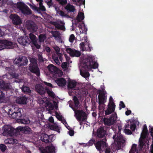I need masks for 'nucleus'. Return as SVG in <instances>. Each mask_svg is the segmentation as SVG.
I'll list each match as a JSON object with an SVG mask.
<instances>
[{
	"mask_svg": "<svg viewBox=\"0 0 153 153\" xmlns=\"http://www.w3.org/2000/svg\"><path fill=\"white\" fill-rule=\"evenodd\" d=\"M81 65L84 70L83 71L80 70V74L82 77L86 78L89 77L90 74L88 72L86 71H88L91 68H97L98 64L97 62L94 61L92 58L89 57L82 60Z\"/></svg>",
	"mask_w": 153,
	"mask_h": 153,
	"instance_id": "f257e3e1",
	"label": "nucleus"
},
{
	"mask_svg": "<svg viewBox=\"0 0 153 153\" xmlns=\"http://www.w3.org/2000/svg\"><path fill=\"white\" fill-rule=\"evenodd\" d=\"M22 108H19L17 106H13L9 109L8 114L11 115L12 118L16 120L19 119L22 116Z\"/></svg>",
	"mask_w": 153,
	"mask_h": 153,
	"instance_id": "f03ea898",
	"label": "nucleus"
},
{
	"mask_svg": "<svg viewBox=\"0 0 153 153\" xmlns=\"http://www.w3.org/2000/svg\"><path fill=\"white\" fill-rule=\"evenodd\" d=\"M17 8L25 15H29L32 14V11L29 7L24 3L19 2L17 3Z\"/></svg>",
	"mask_w": 153,
	"mask_h": 153,
	"instance_id": "7ed1b4c3",
	"label": "nucleus"
},
{
	"mask_svg": "<svg viewBox=\"0 0 153 153\" xmlns=\"http://www.w3.org/2000/svg\"><path fill=\"white\" fill-rule=\"evenodd\" d=\"M107 139H102L99 140L95 143L96 149L100 152H103L108 146L106 143Z\"/></svg>",
	"mask_w": 153,
	"mask_h": 153,
	"instance_id": "20e7f679",
	"label": "nucleus"
},
{
	"mask_svg": "<svg viewBox=\"0 0 153 153\" xmlns=\"http://www.w3.org/2000/svg\"><path fill=\"white\" fill-rule=\"evenodd\" d=\"M75 116L77 120L80 121V125L82 124V122L81 121H85L87 118V114L82 110H77L76 112Z\"/></svg>",
	"mask_w": 153,
	"mask_h": 153,
	"instance_id": "39448f33",
	"label": "nucleus"
},
{
	"mask_svg": "<svg viewBox=\"0 0 153 153\" xmlns=\"http://www.w3.org/2000/svg\"><path fill=\"white\" fill-rule=\"evenodd\" d=\"M0 50L4 48L12 49L14 46L13 42L7 40H0Z\"/></svg>",
	"mask_w": 153,
	"mask_h": 153,
	"instance_id": "423d86ee",
	"label": "nucleus"
},
{
	"mask_svg": "<svg viewBox=\"0 0 153 153\" xmlns=\"http://www.w3.org/2000/svg\"><path fill=\"white\" fill-rule=\"evenodd\" d=\"M41 153H56L57 148L52 144L45 147L39 148Z\"/></svg>",
	"mask_w": 153,
	"mask_h": 153,
	"instance_id": "0eeeda50",
	"label": "nucleus"
},
{
	"mask_svg": "<svg viewBox=\"0 0 153 153\" xmlns=\"http://www.w3.org/2000/svg\"><path fill=\"white\" fill-rule=\"evenodd\" d=\"M28 62L27 57L22 56H19L18 58H16L14 61V62L19 66L26 65Z\"/></svg>",
	"mask_w": 153,
	"mask_h": 153,
	"instance_id": "6e6552de",
	"label": "nucleus"
},
{
	"mask_svg": "<svg viewBox=\"0 0 153 153\" xmlns=\"http://www.w3.org/2000/svg\"><path fill=\"white\" fill-rule=\"evenodd\" d=\"M96 136L97 139H106V131L105 130L103 127L100 126L97 129Z\"/></svg>",
	"mask_w": 153,
	"mask_h": 153,
	"instance_id": "1a4fd4ad",
	"label": "nucleus"
},
{
	"mask_svg": "<svg viewBox=\"0 0 153 153\" xmlns=\"http://www.w3.org/2000/svg\"><path fill=\"white\" fill-rule=\"evenodd\" d=\"M4 131L3 134L4 136L10 135L14 134L15 130L14 128L10 126L5 125L3 127Z\"/></svg>",
	"mask_w": 153,
	"mask_h": 153,
	"instance_id": "9d476101",
	"label": "nucleus"
},
{
	"mask_svg": "<svg viewBox=\"0 0 153 153\" xmlns=\"http://www.w3.org/2000/svg\"><path fill=\"white\" fill-rule=\"evenodd\" d=\"M9 17L12 20L13 24L14 25H19L22 23L20 17L16 14H11Z\"/></svg>",
	"mask_w": 153,
	"mask_h": 153,
	"instance_id": "9b49d317",
	"label": "nucleus"
},
{
	"mask_svg": "<svg viewBox=\"0 0 153 153\" xmlns=\"http://www.w3.org/2000/svg\"><path fill=\"white\" fill-rule=\"evenodd\" d=\"M28 70L31 73L36 75L37 76L39 77L40 76V70L37 65H29Z\"/></svg>",
	"mask_w": 153,
	"mask_h": 153,
	"instance_id": "f8f14e48",
	"label": "nucleus"
},
{
	"mask_svg": "<svg viewBox=\"0 0 153 153\" xmlns=\"http://www.w3.org/2000/svg\"><path fill=\"white\" fill-rule=\"evenodd\" d=\"M27 30L32 33L35 32L38 29L37 25L33 21L28 22L26 24Z\"/></svg>",
	"mask_w": 153,
	"mask_h": 153,
	"instance_id": "ddd939ff",
	"label": "nucleus"
},
{
	"mask_svg": "<svg viewBox=\"0 0 153 153\" xmlns=\"http://www.w3.org/2000/svg\"><path fill=\"white\" fill-rule=\"evenodd\" d=\"M29 38L30 39V42H31L37 49H39L41 45L38 43V39L36 36L33 34L30 33L29 34Z\"/></svg>",
	"mask_w": 153,
	"mask_h": 153,
	"instance_id": "4468645a",
	"label": "nucleus"
},
{
	"mask_svg": "<svg viewBox=\"0 0 153 153\" xmlns=\"http://www.w3.org/2000/svg\"><path fill=\"white\" fill-rule=\"evenodd\" d=\"M1 89L3 91H5L6 95L9 96L12 94L11 86L10 83H4L1 85Z\"/></svg>",
	"mask_w": 153,
	"mask_h": 153,
	"instance_id": "2eb2a0df",
	"label": "nucleus"
},
{
	"mask_svg": "<svg viewBox=\"0 0 153 153\" xmlns=\"http://www.w3.org/2000/svg\"><path fill=\"white\" fill-rule=\"evenodd\" d=\"M17 40L19 43L24 46L28 45L30 43V40L26 36L20 37Z\"/></svg>",
	"mask_w": 153,
	"mask_h": 153,
	"instance_id": "dca6fc26",
	"label": "nucleus"
},
{
	"mask_svg": "<svg viewBox=\"0 0 153 153\" xmlns=\"http://www.w3.org/2000/svg\"><path fill=\"white\" fill-rule=\"evenodd\" d=\"M99 95L98 96L99 99V108L100 109L101 105L104 104L106 100H105V93L104 91H102L101 90H98Z\"/></svg>",
	"mask_w": 153,
	"mask_h": 153,
	"instance_id": "f3484780",
	"label": "nucleus"
},
{
	"mask_svg": "<svg viewBox=\"0 0 153 153\" xmlns=\"http://www.w3.org/2000/svg\"><path fill=\"white\" fill-rule=\"evenodd\" d=\"M66 51L71 56L79 57L81 55V52L78 51L73 49L70 48H67L66 49Z\"/></svg>",
	"mask_w": 153,
	"mask_h": 153,
	"instance_id": "a211bd4d",
	"label": "nucleus"
},
{
	"mask_svg": "<svg viewBox=\"0 0 153 153\" xmlns=\"http://www.w3.org/2000/svg\"><path fill=\"white\" fill-rule=\"evenodd\" d=\"M35 90L37 93L41 95L44 94L46 93V89H45L40 84H38L36 85Z\"/></svg>",
	"mask_w": 153,
	"mask_h": 153,
	"instance_id": "6ab92c4d",
	"label": "nucleus"
},
{
	"mask_svg": "<svg viewBox=\"0 0 153 153\" xmlns=\"http://www.w3.org/2000/svg\"><path fill=\"white\" fill-rule=\"evenodd\" d=\"M86 42L87 43L88 48H86L85 43L83 42H81L79 44V48L82 51H86L90 52L91 51V49H92V48L89 42H87V41H86Z\"/></svg>",
	"mask_w": 153,
	"mask_h": 153,
	"instance_id": "aec40b11",
	"label": "nucleus"
},
{
	"mask_svg": "<svg viewBox=\"0 0 153 153\" xmlns=\"http://www.w3.org/2000/svg\"><path fill=\"white\" fill-rule=\"evenodd\" d=\"M48 68L49 70L52 73H53L55 74L58 75L59 73L61 72V75L62 74V72H61L60 70L53 64H50L48 66Z\"/></svg>",
	"mask_w": 153,
	"mask_h": 153,
	"instance_id": "412c9836",
	"label": "nucleus"
},
{
	"mask_svg": "<svg viewBox=\"0 0 153 153\" xmlns=\"http://www.w3.org/2000/svg\"><path fill=\"white\" fill-rule=\"evenodd\" d=\"M55 82L59 86L62 87L65 86L67 83V81L65 79L62 77L57 79L55 80Z\"/></svg>",
	"mask_w": 153,
	"mask_h": 153,
	"instance_id": "4be33fe9",
	"label": "nucleus"
},
{
	"mask_svg": "<svg viewBox=\"0 0 153 153\" xmlns=\"http://www.w3.org/2000/svg\"><path fill=\"white\" fill-rule=\"evenodd\" d=\"M62 54L61 53H56V54H53L52 56V59L57 64L60 63L58 58L61 61L62 59Z\"/></svg>",
	"mask_w": 153,
	"mask_h": 153,
	"instance_id": "5701e85b",
	"label": "nucleus"
},
{
	"mask_svg": "<svg viewBox=\"0 0 153 153\" xmlns=\"http://www.w3.org/2000/svg\"><path fill=\"white\" fill-rule=\"evenodd\" d=\"M103 121L105 125L110 126L113 125L114 122V118L111 117L109 118L104 117L103 119Z\"/></svg>",
	"mask_w": 153,
	"mask_h": 153,
	"instance_id": "b1692460",
	"label": "nucleus"
},
{
	"mask_svg": "<svg viewBox=\"0 0 153 153\" xmlns=\"http://www.w3.org/2000/svg\"><path fill=\"white\" fill-rule=\"evenodd\" d=\"M115 107L114 104H113L111 106L108 105V108L105 111V115H108L111 114L112 113L114 112L115 110Z\"/></svg>",
	"mask_w": 153,
	"mask_h": 153,
	"instance_id": "393cba45",
	"label": "nucleus"
},
{
	"mask_svg": "<svg viewBox=\"0 0 153 153\" xmlns=\"http://www.w3.org/2000/svg\"><path fill=\"white\" fill-rule=\"evenodd\" d=\"M17 129L19 131L23 132L25 134H29L31 130V128L27 126H19Z\"/></svg>",
	"mask_w": 153,
	"mask_h": 153,
	"instance_id": "a878e982",
	"label": "nucleus"
},
{
	"mask_svg": "<svg viewBox=\"0 0 153 153\" xmlns=\"http://www.w3.org/2000/svg\"><path fill=\"white\" fill-rule=\"evenodd\" d=\"M27 98L25 97H18L16 100V102L19 104H25L27 103Z\"/></svg>",
	"mask_w": 153,
	"mask_h": 153,
	"instance_id": "bb28decb",
	"label": "nucleus"
},
{
	"mask_svg": "<svg viewBox=\"0 0 153 153\" xmlns=\"http://www.w3.org/2000/svg\"><path fill=\"white\" fill-rule=\"evenodd\" d=\"M64 8L68 13L71 12L74 13L75 10L74 7L70 4H67V5Z\"/></svg>",
	"mask_w": 153,
	"mask_h": 153,
	"instance_id": "cd10ccee",
	"label": "nucleus"
},
{
	"mask_svg": "<svg viewBox=\"0 0 153 153\" xmlns=\"http://www.w3.org/2000/svg\"><path fill=\"white\" fill-rule=\"evenodd\" d=\"M76 84L77 82L74 80L69 81L68 83V88L71 89L75 88Z\"/></svg>",
	"mask_w": 153,
	"mask_h": 153,
	"instance_id": "c85d7f7f",
	"label": "nucleus"
},
{
	"mask_svg": "<svg viewBox=\"0 0 153 153\" xmlns=\"http://www.w3.org/2000/svg\"><path fill=\"white\" fill-rule=\"evenodd\" d=\"M113 138L115 141L119 142L122 144L124 143L125 141V140L122 138V137L120 136H117L116 134L113 136Z\"/></svg>",
	"mask_w": 153,
	"mask_h": 153,
	"instance_id": "c756f323",
	"label": "nucleus"
},
{
	"mask_svg": "<svg viewBox=\"0 0 153 153\" xmlns=\"http://www.w3.org/2000/svg\"><path fill=\"white\" fill-rule=\"evenodd\" d=\"M148 134V130L147 126L146 125L143 126L142 132L141 134V137L143 138L146 137Z\"/></svg>",
	"mask_w": 153,
	"mask_h": 153,
	"instance_id": "7c9ffc66",
	"label": "nucleus"
},
{
	"mask_svg": "<svg viewBox=\"0 0 153 153\" xmlns=\"http://www.w3.org/2000/svg\"><path fill=\"white\" fill-rule=\"evenodd\" d=\"M5 69L6 70L8 71L9 73H10V74L12 75L13 77H15V74L13 73L15 70V68L13 66H11L9 67H6Z\"/></svg>",
	"mask_w": 153,
	"mask_h": 153,
	"instance_id": "2f4dec72",
	"label": "nucleus"
},
{
	"mask_svg": "<svg viewBox=\"0 0 153 153\" xmlns=\"http://www.w3.org/2000/svg\"><path fill=\"white\" fill-rule=\"evenodd\" d=\"M48 135L46 134H44L41 135L40 140L42 142L45 143H49L48 140Z\"/></svg>",
	"mask_w": 153,
	"mask_h": 153,
	"instance_id": "473e14b6",
	"label": "nucleus"
},
{
	"mask_svg": "<svg viewBox=\"0 0 153 153\" xmlns=\"http://www.w3.org/2000/svg\"><path fill=\"white\" fill-rule=\"evenodd\" d=\"M21 90L22 92L26 94L30 93L31 92V90L30 88L24 85H23L21 88Z\"/></svg>",
	"mask_w": 153,
	"mask_h": 153,
	"instance_id": "72a5a7b5",
	"label": "nucleus"
},
{
	"mask_svg": "<svg viewBox=\"0 0 153 153\" xmlns=\"http://www.w3.org/2000/svg\"><path fill=\"white\" fill-rule=\"evenodd\" d=\"M16 140L12 138H10L4 141L5 143L6 144H13L16 143Z\"/></svg>",
	"mask_w": 153,
	"mask_h": 153,
	"instance_id": "f704fd0d",
	"label": "nucleus"
},
{
	"mask_svg": "<svg viewBox=\"0 0 153 153\" xmlns=\"http://www.w3.org/2000/svg\"><path fill=\"white\" fill-rule=\"evenodd\" d=\"M84 18V15L83 13L82 12L79 13L77 17V20L79 22H81Z\"/></svg>",
	"mask_w": 153,
	"mask_h": 153,
	"instance_id": "c9c22d12",
	"label": "nucleus"
},
{
	"mask_svg": "<svg viewBox=\"0 0 153 153\" xmlns=\"http://www.w3.org/2000/svg\"><path fill=\"white\" fill-rule=\"evenodd\" d=\"M103 108V107L101 106H100V109L99 108V109L100 110V111H99V112L98 113V115L99 116V117H101V118H102L104 116H105V113L104 110H102V109Z\"/></svg>",
	"mask_w": 153,
	"mask_h": 153,
	"instance_id": "e433bc0d",
	"label": "nucleus"
},
{
	"mask_svg": "<svg viewBox=\"0 0 153 153\" xmlns=\"http://www.w3.org/2000/svg\"><path fill=\"white\" fill-rule=\"evenodd\" d=\"M137 145L135 144H132L131 149L130 150L129 153H138V151L136 149Z\"/></svg>",
	"mask_w": 153,
	"mask_h": 153,
	"instance_id": "4c0bfd02",
	"label": "nucleus"
},
{
	"mask_svg": "<svg viewBox=\"0 0 153 153\" xmlns=\"http://www.w3.org/2000/svg\"><path fill=\"white\" fill-rule=\"evenodd\" d=\"M49 126L51 129L57 131L59 133L60 132L59 130V129L58 126H55L54 125H49Z\"/></svg>",
	"mask_w": 153,
	"mask_h": 153,
	"instance_id": "58836bf2",
	"label": "nucleus"
},
{
	"mask_svg": "<svg viewBox=\"0 0 153 153\" xmlns=\"http://www.w3.org/2000/svg\"><path fill=\"white\" fill-rule=\"evenodd\" d=\"M46 38V37L45 34H40L39 36V42H43Z\"/></svg>",
	"mask_w": 153,
	"mask_h": 153,
	"instance_id": "ea45409f",
	"label": "nucleus"
},
{
	"mask_svg": "<svg viewBox=\"0 0 153 153\" xmlns=\"http://www.w3.org/2000/svg\"><path fill=\"white\" fill-rule=\"evenodd\" d=\"M73 100L74 101L75 107L77 108L79 103L78 98L76 96H74L73 98Z\"/></svg>",
	"mask_w": 153,
	"mask_h": 153,
	"instance_id": "a19ab883",
	"label": "nucleus"
},
{
	"mask_svg": "<svg viewBox=\"0 0 153 153\" xmlns=\"http://www.w3.org/2000/svg\"><path fill=\"white\" fill-rule=\"evenodd\" d=\"M28 59H29L30 61V64H29V65H37V60L36 59L33 57H30Z\"/></svg>",
	"mask_w": 153,
	"mask_h": 153,
	"instance_id": "79ce46f5",
	"label": "nucleus"
},
{
	"mask_svg": "<svg viewBox=\"0 0 153 153\" xmlns=\"http://www.w3.org/2000/svg\"><path fill=\"white\" fill-rule=\"evenodd\" d=\"M20 122L23 124H28L30 123V121L28 118H26L25 119H20Z\"/></svg>",
	"mask_w": 153,
	"mask_h": 153,
	"instance_id": "37998d69",
	"label": "nucleus"
},
{
	"mask_svg": "<svg viewBox=\"0 0 153 153\" xmlns=\"http://www.w3.org/2000/svg\"><path fill=\"white\" fill-rule=\"evenodd\" d=\"M96 139L94 138H92L90 140L88 143V146H92L93 144L96 143Z\"/></svg>",
	"mask_w": 153,
	"mask_h": 153,
	"instance_id": "c03bdc74",
	"label": "nucleus"
},
{
	"mask_svg": "<svg viewBox=\"0 0 153 153\" xmlns=\"http://www.w3.org/2000/svg\"><path fill=\"white\" fill-rule=\"evenodd\" d=\"M62 6L65 5L67 4V0H56Z\"/></svg>",
	"mask_w": 153,
	"mask_h": 153,
	"instance_id": "a18cd8bd",
	"label": "nucleus"
},
{
	"mask_svg": "<svg viewBox=\"0 0 153 153\" xmlns=\"http://www.w3.org/2000/svg\"><path fill=\"white\" fill-rule=\"evenodd\" d=\"M46 92L48 94L50 97L54 98L55 97V95L54 93L51 91L46 89Z\"/></svg>",
	"mask_w": 153,
	"mask_h": 153,
	"instance_id": "49530a36",
	"label": "nucleus"
},
{
	"mask_svg": "<svg viewBox=\"0 0 153 153\" xmlns=\"http://www.w3.org/2000/svg\"><path fill=\"white\" fill-rule=\"evenodd\" d=\"M37 56L38 60L40 62H44V59L43 58L42 53H38L37 54Z\"/></svg>",
	"mask_w": 153,
	"mask_h": 153,
	"instance_id": "de8ad7c7",
	"label": "nucleus"
},
{
	"mask_svg": "<svg viewBox=\"0 0 153 153\" xmlns=\"http://www.w3.org/2000/svg\"><path fill=\"white\" fill-rule=\"evenodd\" d=\"M45 106L50 108H53V104L49 101H48L45 103Z\"/></svg>",
	"mask_w": 153,
	"mask_h": 153,
	"instance_id": "09e8293b",
	"label": "nucleus"
},
{
	"mask_svg": "<svg viewBox=\"0 0 153 153\" xmlns=\"http://www.w3.org/2000/svg\"><path fill=\"white\" fill-rule=\"evenodd\" d=\"M145 143L143 140H139V147L140 149H142L145 145Z\"/></svg>",
	"mask_w": 153,
	"mask_h": 153,
	"instance_id": "8fccbe9b",
	"label": "nucleus"
},
{
	"mask_svg": "<svg viewBox=\"0 0 153 153\" xmlns=\"http://www.w3.org/2000/svg\"><path fill=\"white\" fill-rule=\"evenodd\" d=\"M6 149L7 147L4 144H1L0 145V149L1 152H5Z\"/></svg>",
	"mask_w": 153,
	"mask_h": 153,
	"instance_id": "3c124183",
	"label": "nucleus"
},
{
	"mask_svg": "<svg viewBox=\"0 0 153 153\" xmlns=\"http://www.w3.org/2000/svg\"><path fill=\"white\" fill-rule=\"evenodd\" d=\"M75 39V37L74 35L73 34H72L70 36L69 40L70 42L73 43L74 42Z\"/></svg>",
	"mask_w": 153,
	"mask_h": 153,
	"instance_id": "603ef678",
	"label": "nucleus"
},
{
	"mask_svg": "<svg viewBox=\"0 0 153 153\" xmlns=\"http://www.w3.org/2000/svg\"><path fill=\"white\" fill-rule=\"evenodd\" d=\"M5 94L3 92L0 90V101L3 100L5 98Z\"/></svg>",
	"mask_w": 153,
	"mask_h": 153,
	"instance_id": "864d4df0",
	"label": "nucleus"
},
{
	"mask_svg": "<svg viewBox=\"0 0 153 153\" xmlns=\"http://www.w3.org/2000/svg\"><path fill=\"white\" fill-rule=\"evenodd\" d=\"M55 114L56 117L57 119L60 121H62V116L60 115L57 112H56Z\"/></svg>",
	"mask_w": 153,
	"mask_h": 153,
	"instance_id": "5fc2aeb1",
	"label": "nucleus"
},
{
	"mask_svg": "<svg viewBox=\"0 0 153 153\" xmlns=\"http://www.w3.org/2000/svg\"><path fill=\"white\" fill-rule=\"evenodd\" d=\"M113 99L112 97L111 96L109 98V103H108V105H109L110 106H111V105L113 104L114 105L115 107V104L113 102Z\"/></svg>",
	"mask_w": 153,
	"mask_h": 153,
	"instance_id": "6e6d98bb",
	"label": "nucleus"
},
{
	"mask_svg": "<svg viewBox=\"0 0 153 153\" xmlns=\"http://www.w3.org/2000/svg\"><path fill=\"white\" fill-rule=\"evenodd\" d=\"M136 125L135 124L133 123L131 124L130 126V128L133 131H134L136 128Z\"/></svg>",
	"mask_w": 153,
	"mask_h": 153,
	"instance_id": "4d7b16f0",
	"label": "nucleus"
},
{
	"mask_svg": "<svg viewBox=\"0 0 153 153\" xmlns=\"http://www.w3.org/2000/svg\"><path fill=\"white\" fill-rule=\"evenodd\" d=\"M124 132L126 134L131 135L132 134L131 131L129 129H125L124 130Z\"/></svg>",
	"mask_w": 153,
	"mask_h": 153,
	"instance_id": "13d9d810",
	"label": "nucleus"
},
{
	"mask_svg": "<svg viewBox=\"0 0 153 153\" xmlns=\"http://www.w3.org/2000/svg\"><path fill=\"white\" fill-rule=\"evenodd\" d=\"M119 105L120 106V109H121V108H124L126 107L123 101H121L120 102Z\"/></svg>",
	"mask_w": 153,
	"mask_h": 153,
	"instance_id": "bf43d9fd",
	"label": "nucleus"
},
{
	"mask_svg": "<svg viewBox=\"0 0 153 153\" xmlns=\"http://www.w3.org/2000/svg\"><path fill=\"white\" fill-rule=\"evenodd\" d=\"M68 65L67 62H64L61 65V67L62 68H67Z\"/></svg>",
	"mask_w": 153,
	"mask_h": 153,
	"instance_id": "052dcab7",
	"label": "nucleus"
},
{
	"mask_svg": "<svg viewBox=\"0 0 153 153\" xmlns=\"http://www.w3.org/2000/svg\"><path fill=\"white\" fill-rule=\"evenodd\" d=\"M56 28H57L58 29H60L61 30H63L64 28V26L63 25H59L57 26L56 27Z\"/></svg>",
	"mask_w": 153,
	"mask_h": 153,
	"instance_id": "680f3d73",
	"label": "nucleus"
},
{
	"mask_svg": "<svg viewBox=\"0 0 153 153\" xmlns=\"http://www.w3.org/2000/svg\"><path fill=\"white\" fill-rule=\"evenodd\" d=\"M104 151H105V153H110L111 149L110 147L108 146L105 149Z\"/></svg>",
	"mask_w": 153,
	"mask_h": 153,
	"instance_id": "e2e57ef3",
	"label": "nucleus"
},
{
	"mask_svg": "<svg viewBox=\"0 0 153 153\" xmlns=\"http://www.w3.org/2000/svg\"><path fill=\"white\" fill-rule=\"evenodd\" d=\"M53 137V136L52 134L48 135V140H49V143L51 142L52 141Z\"/></svg>",
	"mask_w": 153,
	"mask_h": 153,
	"instance_id": "0e129e2a",
	"label": "nucleus"
},
{
	"mask_svg": "<svg viewBox=\"0 0 153 153\" xmlns=\"http://www.w3.org/2000/svg\"><path fill=\"white\" fill-rule=\"evenodd\" d=\"M45 51L48 53H50L51 51L50 48L48 46L45 47Z\"/></svg>",
	"mask_w": 153,
	"mask_h": 153,
	"instance_id": "69168bd1",
	"label": "nucleus"
},
{
	"mask_svg": "<svg viewBox=\"0 0 153 153\" xmlns=\"http://www.w3.org/2000/svg\"><path fill=\"white\" fill-rule=\"evenodd\" d=\"M64 56H65V57L66 58V61H67L68 62H70V63L72 62V61H70V57L69 56H68L66 54H64Z\"/></svg>",
	"mask_w": 153,
	"mask_h": 153,
	"instance_id": "338daca9",
	"label": "nucleus"
},
{
	"mask_svg": "<svg viewBox=\"0 0 153 153\" xmlns=\"http://www.w3.org/2000/svg\"><path fill=\"white\" fill-rule=\"evenodd\" d=\"M51 23L55 26V27L58 26L59 25V23L57 22H51Z\"/></svg>",
	"mask_w": 153,
	"mask_h": 153,
	"instance_id": "774afa93",
	"label": "nucleus"
}]
</instances>
